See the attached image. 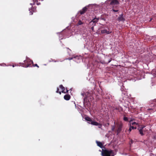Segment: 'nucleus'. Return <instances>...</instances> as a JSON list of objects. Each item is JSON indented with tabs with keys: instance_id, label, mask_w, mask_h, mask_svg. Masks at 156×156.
<instances>
[{
	"instance_id": "1",
	"label": "nucleus",
	"mask_w": 156,
	"mask_h": 156,
	"mask_svg": "<svg viewBox=\"0 0 156 156\" xmlns=\"http://www.w3.org/2000/svg\"><path fill=\"white\" fill-rule=\"evenodd\" d=\"M102 156H114V152L112 150L102 149Z\"/></svg>"
},
{
	"instance_id": "38",
	"label": "nucleus",
	"mask_w": 156,
	"mask_h": 156,
	"mask_svg": "<svg viewBox=\"0 0 156 156\" xmlns=\"http://www.w3.org/2000/svg\"><path fill=\"white\" fill-rule=\"evenodd\" d=\"M123 13H122V14H121L119 16H122V17H123Z\"/></svg>"
},
{
	"instance_id": "15",
	"label": "nucleus",
	"mask_w": 156,
	"mask_h": 156,
	"mask_svg": "<svg viewBox=\"0 0 156 156\" xmlns=\"http://www.w3.org/2000/svg\"><path fill=\"white\" fill-rule=\"evenodd\" d=\"M84 119L87 121L90 122H91L92 121V120L91 118L88 116L85 117Z\"/></svg>"
},
{
	"instance_id": "40",
	"label": "nucleus",
	"mask_w": 156,
	"mask_h": 156,
	"mask_svg": "<svg viewBox=\"0 0 156 156\" xmlns=\"http://www.w3.org/2000/svg\"><path fill=\"white\" fill-rule=\"evenodd\" d=\"M155 75H156V73Z\"/></svg>"
},
{
	"instance_id": "20",
	"label": "nucleus",
	"mask_w": 156,
	"mask_h": 156,
	"mask_svg": "<svg viewBox=\"0 0 156 156\" xmlns=\"http://www.w3.org/2000/svg\"><path fill=\"white\" fill-rule=\"evenodd\" d=\"M37 1V0H33V3H30V4L31 5H34L35 4V3L36 2L35 1Z\"/></svg>"
},
{
	"instance_id": "12",
	"label": "nucleus",
	"mask_w": 156,
	"mask_h": 156,
	"mask_svg": "<svg viewBox=\"0 0 156 156\" xmlns=\"http://www.w3.org/2000/svg\"><path fill=\"white\" fill-rule=\"evenodd\" d=\"M60 88H61L62 90V91L61 92L62 93H65V88L62 85H60L59 86Z\"/></svg>"
},
{
	"instance_id": "36",
	"label": "nucleus",
	"mask_w": 156,
	"mask_h": 156,
	"mask_svg": "<svg viewBox=\"0 0 156 156\" xmlns=\"http://www.w3.org/2000/svg\"><path fill=\"white\" fill-rule=\"evenodd\" d=\"M131 129L130 127L129 129L128 130V131H129V132H130L131 131Z\"/></svg>"
},
{
	"instance_id": "6",
	"label": "nucleus",
	"mask_w": 156,
	"mask_h": 156,
	"mask_svg": "<svg viewBox=\"0 0 156 156\" xmlns=\"http://www.w3.org/2000/svg\"><path fill=\"white\" fill-rule=\"evenodd\" d=\"M36 7L35 6L32 7V8L29 9V11H30V15H32L33 14V12H36Z\"/></svg>"
},
{
	"instance_id": "27",
	"label": "nucleus",
	"mask_w": 156,
	"mask_h": 156,
	"mask_svg": "<svg viewBox=\"0 0 156 156\" xmlns=\"http://www.w3.org/2000/svg\"><path fill=\"white\" fill-rule=\"evenodd\" d=\"M34 1L36 2V4L37 5H39L41 4V3L40 2H38L37 0V1Z\"/></svg>"
},
{
	"instance_id": "37",
	"label": "nucleus",
	"mask_w": 156,
	"mask_h": 156,
	"mask_svg": "<svg viewBox=\"0 0 156 156\" xmlns=\"http://www.w3.org/2000/svg\"><path fill=\"white\" fill-rule=\"evenodd\" d=\"M91 29L92 30H94V27H93V26H92L91 27Z\"/></svg>"
},
{
	"instance_id": "10",
	"label": "nucleus",
	"mask_w": 156,
	"mask_h": 156,
	"mask_svg": "<svg viewBox=\"0 0 156 156\" xmlns=\"http://www.w3.org/2000/svg\"><path fill=\"white\" fill-rule=\"evenodd\" d=\"M71 98V96L70 95L67 94L64 96V99L68 101Z\"/></svg>"
},
{
	"instance_id": "16",
	"label": "nucleus",
	"mask_w": 156,
	"mask_h": 156,
	"mask_svg": "<svg viewBox=\"0 0 156 156\" xmlns=\"http://www.w3.org/2000/svg\"><path fill=\"white\" fill-rule=\"evenodd\" d=\"M115 109L118 110L119 112H120L122 110V107L120 106L116 107Z\"/></svg>"
},
{
	"instance_id": "5",
	"label": "nucleus",
	"mask_w": 156,
	"mask_h": 156,
	"mask_svg": "<svg viewBox=\"0 0 156 156\" xmlns=\"http://www.w3.org/2000/svg\"><path fill=\"white\" fill-rule=\"evenodd\" d=\"M101 32L102 34H109L112 33V31H110L109 28L108 29L105 28H102L101 30Z\"/></svg>"
},
{
	"instance_id": "35",
	"label": "nucleus",
	"mask_w": 156,
	"mask_h": 156,
	"mask_svg": "<svg viewBox=\"0 0 156 156\" xmlns=\"http://www.w3.org/2000/svg\"><path fill=\"white\" fill-rule=\"evenodd\" d=\"M68 91H69V90H67L66 89V91H65V93H68Z\"/></svg>"
},
{
	"instance_id": "32",
	"label": "nucleus",
	"mask_w": 156,
	"mask_h": 156,
	"mask_svg": "<svg viewBox=\"0 0 156 156\" xmlns=\"http://www.w3.org/2000/svg\"><path fill=\"white\" fill-rule=\"evenodd\" d=\"M112 58H110V59L108 61V62L107 63H109L111 61H112Z\"/></svg>"
},
{
	"instance_id": "4",
	"label": "nucleus",
	"mask_w": 156,
	"mask_h": 156,
	"mask_svg": "<svg viewBox=\"0 0 156 156\" xmlns=\"http://www.w3.org/2000/svg\"><path fill=\"white\" fill-rule=\"evenodd\" d=\"M93 94V92L92 91H87L86 92L85 94V97L84 98L83 100L84 102L85 101V100L87 99V98L88 97H91L92 96Z\"/></svg>"
},
{
	"instance_id": "33",
	"label": "nucleus",
	"mask_w": 156,
	"mask_h": 156,
	"mask_svg": "<svg viewBox=\"0 0 156 156\" xmlns=\"http://www.w3.org/2000/svg\"><path fill=\"white\" fill-rule=\"evenodd\" d=\"M81 93V95L83 96H84V95H85V93Z\"/></svg>"
},
{
	"instance_id": "14",
	"label": "nucleus",
	"mask_w": 156,
	"mask_h": 156,
	"mask_svg": "<svg viewBox=\"0 0 156 156\" xmlns=\"http://www.w3.org/2000/svg\"><path fill=\"white\" fill-rule=\"evenodd\" d=\"M118 20L119 21H124L125 20V19L123 17H122L121 16H119L118 18Z\"/></svg>"
},
{
	"instance_id": "31",
	"label": "nucleus",
	"mask_w": 156,
	"mask_h": 156,
	"mask_svg": "<svg viewBox=\"0 0 156 156\" xmlns=\"http://www.w3.org/2000/svg\"><path fill=\"white\" fill-rule=\"evenodd\" d=\"M73 58V57H70V58H68L67 59L70 60L72 59Z\"/></svg>"
},
{
	"instance_id": "25",
	"label": "nucleus",
	"mask_w": 156,
	"mask_h": 156,
	"mask_svg": "<svg viewBox=\"0 0 156 156\" xmlns=\"http://www.w3.org/2000/svg\"><path fill=\"white\" fill-rule=\"evenodd\" d=\"M130 127L131 129H136V127H134V126H130Z\"/></svg>"
},
{
	"instance_id": "29",
	"label": "nucleus",
	"mask_w": 156,
	"mask_h": 156,
	"mask_svg": "<svg viewBox=\"0 0 156 156\" xmlns=\"http://www.w3.org/2000/svg\"><path fill=\"white\" fill-rule=\"evenodd\" d=\"M134 142V141L132 140H131V142L130 143V145H131L132 144L133 142Z\"/></svg>"
},
{
	"instance_id": "8",
	"label": "nucleus",
	"mask_w": 156,
	"mask_h": 156,
	"mask_svg": "<svg viewBox=\"0 0 156 156\" xmlns=\"http://www.w3.org/2000/svg\"><path fill=\"white\" fill-rule=\"evenodd\" d=\"M122 124H120L119 125L118 127V129H117V134L119 133L122 130Z\"/></svg>"
},
{
	"instance_id": "9",
	"label": "nucleus",
	"mask_w": 156,
	"mask_h": 156,
	"mask_svg": "<svg viewBox=\"0 0 156 156\" xmlns=\"http://www.w3.org/2000/svg\"><path fill=\"white\" fill-rule=\"evenodd\" d=\"M99 20L98 18H94L90 22V24L92 23H94V25H96V23H97Z\"/></svg>"
},
{
	"instance_id": "11",
	"label": "nucleus",
	"mask_w": 156,
	"mask_h": 156,
	"mask_svg": "<svg viewBox=\"0 0 156 156\" xmlns=\"http://www.w3.org/2000/svg\"><path fill=\"white\" fill-rule=\"evenodd\" d=\"M96 142L97 145L98 146H99V147H101V148H102L103 147V145L101 142H100L99 141H96Z\"/></svg>"
},
{
	"instance_id": "17",
	"label": "nucleus",
	"mask_w": 156,
	"mask_h": 156,
	"mask_svg": "<svg viewBox=\"0 0 156 156\" xmlns=\"http://www.w3.org/2000/svg\"><path fill=\"white\" fill-rule=\"evenodd\" d=\"M138 130H139V132L140 133V134L141 136H143L144 135V134L143 133V130L142 129H138Z\"/></svg>"
},
{
	"instance_id": "34",
	"label": "nucleus",
	"mask_w": 156,
	"mask_h": 156,
	"mask_svg": "<svg viewBox=\"0 0 156 156\" xmlns=\"http://www.w3.org/2000/svg\"><path fill=\"white\" fill-rule=\"evenodd\" d=\"M144 127H145V126H142L140 127V129H144Z\"/></svg>"
},
{
	"instance_id": "28",
	"label": "nucleus",
	"mask_w": 156,
	"mask_h": 156,
	"mask_svg": "<svg viewBox=\"0 0 156 156\" xmlns=\"http://www.w3.org/2000/svg\"><path fill=\"white\" fill-rule=\"evenodd\" d=\"M130 123L132 125H134L135 124H137L135 122H133L132 123L130 122Z\"/></svg>"
},
{
	"instance_id": "23",
	"label": "nucleus",
	"mask_w": 156,
	"mask_h": 156,
	"mask_svg": "<svg viewBox=\"0 0 156 156\" xmlns=\"http://www.w3.org/2000/svg\"><path fill=\"white\" fill-rule=\"evenodd\" d=\"M114 6H113L112 10L114 12H117L118 11V10H115L114 9Z\"/></svg>"
},
{
	"instance_id": "18",
	"label": "nucleus",
	"mask_w": 156,
	"mask_h": 156,
	"mask_svg": "<svg viewBox=\"0 0 156 156\" xmlns=\"http://www.w3.org/2000/svg\"><path fill=\"white\" fill-rule=\"evenodd\" d=\"M83 24V23L81 21V20H79L77 23V26H79L82 25V24Z\"/></svg>"
},
{
	"instance_id": "39",
	"label": "nucleus",
	"mask_w": 156,
	"mask_h": 156,
	"mask_svg": "<svg viewBox=\"0 0 156 156\" xmlns=\"http://www.w3.org/2000/svg\"><path fill=\"white\" fill-rule=\"evenodd\" d=\"M39 1H43V0H39Z\"/></svg>"
},
{
	"instance_id": "22",
	"label": "nucleus",
	"mask_w": 156,
	"mask_h": 156,
	"mask_svg": "<svg viewBox=\"0 0 156 156\" xmlns=\"http://www.w3.org/2000/svg\"><path fill=\"white\" fill-rule=\"evenodd\" d=\"M115 129V126L113 125L112 126V131H114Z\"/></svg>"
},
{
	"instance_id": "30",
	"label": "nucleus",
	"mask_w": 156,
	"mask_h": 156,
	"mask_svg": "<svg viewBox=\"0 0 156 156\" xmlns=\"http://www.w3.org/2000/svg\"><path fill=\"white\" fill-rule=\"evenodd\" d=\"M100 125H98L99 126H98V127L99 128H101V127H102V125H101V124H100Z\"/></svg>"
},
{
	"instance_id": "2",
	"label": "nucleus",
	"mask_w": 156,
	"mask_h": 156,
	"mask_svg": "<svg viewBox=\"0 0 156 156\" xmlns=\"http://www.w3.org/2000/svg\"><path fill=\"white\" fill-rule=\"evenodd\" d=\"M105 3L109 4L111 5H118L119 4L118 0H107L106 1Z\"/></svg>"
},
{
	"instance_id": "26",
	"label": "nucleus",
	"mask_w": 156,
	"mask_h": 156,
	"mask_svg": "<svg viewBox=\"0 0 156 156\" xmlns=\"http://www.w3.org/2000/svg\"><path fill=\"white\" fill-rule=\"evenodd\" d=\"M32 64H33V66H37V67L38 68H39V66L37 65V64H33V63H32Z\"/></svg>"
},
{
	"instance_id": "7",
	"label": "nucleus",
	"mask_w": 156,
	"mask_h": 156,
	"mask_svg": "<svg viewBox=\"0 0 156 156\" xmlns=\"http://www.w3.org/2000/svg\"><path fill=\"white\" fill-rule=\"evenodd\" d=\"M87 8L86 7H85L81 10H80L79 12L80 13L81 15L84 14L87 10Z\"/></svg>"
},
{
	"instance_id": "3",
	"label": "nucleus",
	"mask_w": 156,
	"mask_h": 156,
	"mask_svg": "<svg viewBox=\"0 0 156 156\" xmlns=\"http://www.w3.org/2000/svg\"><path fill=\"white\" fill-rule=\"evenodd\" d=\"M24 63L22 64L24 67H27L30 66L32 63H33L32 61L30 59H27L24 61Z\"/></svg>"
},
{
	"instance_id": "19",
	"label": "nucleus",
	"mask_w": 156,
	"mask_h": 156,
	"mask_svg": "<svg viewBox=\"0 0 156 156\" xmlns=\"http://www.w3.org/2000/svg\"><path fill=\"white\" fill-rule=\"evenodd\" d=\"M59 88L58 87H57L56 92L57 93H59L60 94H61V91H59Z\"/></svg>"
},
{
	"instance_id": "21",
	"label": "nucleus",
	"mask_w": 156,
	"mask_h": 156,
	"mask_svg": "<svg viewBox=\"0 0 156 156\" xmlns=\"http://www.w3.org/2000/svg\"><path fill=\"white\" fill-rule=\"evenodd\" d=\"M123 120L124 121H126V122H127L128 121V118L127 117H126V116H124L123 118Z\"/></svg>"
},
{
	"instance_id": "24",
	"label": "nucleus",
	"mask_w": 156,
	"mask_h": 156,
	"mask_svg": "<svg viewBox=\"0 0 156 156\" xmlns=\"http://www.w3.org/2000/svg\"><path fill=\"white\" fill-rule=\"evenodd\" d=\"M94 23H92L91 24H90V22L89 23V25L90 26H93V27H94V26H95L96 25H94Z\"/></svg>"
},
{
	"instance_id": "13",
	"label": "nucleus",
	"mask_w": 156,
	"mask_h": 156,
	"mask_svg": "<svg viewBox=\"0 0 156 156\" xmlns=\"http://www.w3.org/2000/svg\"><path fill=\"white\" fill-rule=\"evenodd\" d=\"M90 124L94 126H98L99 125H100L99 123L94 121H92Z\"/></svg>"
}]
</instances>
